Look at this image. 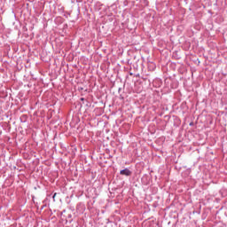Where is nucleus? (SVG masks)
Listing matches in <instances>:
<instances>
[{"mask_svg": "<svg viewBox=\"0 0 227 227\" xmlns=\"http://www.w3.org/2000/svg\"><path fill=\"white\" fill-rule=\"evenodd\" d=\"M56 194H57V193H54V195H53V200H54V198H56Z\"/></svg>", "mask_w": 227, "mask_h": 227, "instance_id": "2", "label": "nucleus"}, {"mask_svg": "<svg viewBox=\"0 0 227 227\" xmlns=\"http://www.w3.org/2000/svg\"><path fill=\"white\" fill-rule=\"evenodd\" d=\"M120 174L123 175L124 176H130L132 175V172L129 170V168H125L121 170Z\"/></svg>", "mask_w": 227, "mask_h": 227, "instance_id": "1", "label": "nucleus"}]
</instances>
